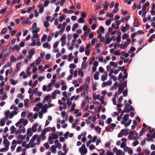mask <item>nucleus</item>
<instances>
[{
  "mask_svg": "<svg viewBox=\"0 0 155 155\" xmlns=\"http://www.w3.org/2000/svg\"><path fill=\"white\" fill-rule=\"evenodd\" d=\"M39 8V12L40 14L42 13L44 11V8L43 6H38Z\"/></svg>",
  "mask_w": 155,
  "mask_h": 155,
  "instance_id": "nucleus-50",
  "label": "nucleus"
},
{
  "mask_svg": "<svg viewBox=\"0 0 155 155\" xmlns=\"http://www.w3.org/2000/svg\"><path fill=\"white\" fill-rule=\"evenodd\" d=\"M68 61H70L71 60L74 58V57L72 56V54L71 53L69 54L68 55Z\"/></svg>",
  "mask_w": 155,
  "mask_h": 155,
  "instance_id": "nucleus-64",
  "label": "nucleus"
},
{
  "mask_svg": "<svg viewBox=\"0 0 155 155\" xmlns=\"http://www.w3.org/2000/svg\"><path fill=\"white\" fill-rule=\"evenodd\" d=\"M94 130L97 132L98 134H100L101 130V128L98 126H97L94 128Z\"/></svg>",
  "mask_w": 155,
  "mask_h": 155,
  "instance_id": "nucleus-49",
  "label": "nucleus"
},
{
  "mask_svg": "<svg viewBox=\"0 0 155 155\" xmlns=\"http://www.w3.org/2000/svg\"><path fill=\"white\" fill-rule=\"evenodd\" d=\"M37 24L35 22L33 24L32 27L30 28L32 33V35L35 37H37L39 35L38 33L40 31V29L39 28H37Z\"/></svg>",
  "mask_w": 155,
  "mask_h": 155,
  "instance_id": "nucleus-4",
  "label": "nucleus"
},
{
  "mask_svg": "<svg viewBox=\"0 0 155 155\" xmlns=\"http://www.w3.org/2000/svg\"><path fill=\"white\" fill-rule=\"evenodd\" d=\"M79 121V119H78L76 120L74 123H73L72 125V128H74L78 124V122Z\"/></svg>",
  "mask_w": 155,
  "mask_h": 155,
  "instance_id": "nucleus-36",
  "label": "nucleus"
},
{
  "mask_svg": "<svg viewBox=\"0 0 155 155\" xmlns=\"http://www.w3.org/2000/svg\"><path fill=\"white\" fill-rule=\"evenodd\" d=\"M70 44L69 42H68L67 43V45L68 47V49L69 50L72 51L74 48V47L72 46L73 45L70 46Z\"/></svg>",
  "mask_w": 155,
  "mask_h": 155,
  "instance_id": "nucleus-53",
  "label": "nucleus"
},
{
  "mask_svg": "<svg viewBox=\"0 0 155 155\" xmlns=\"http://www.w3.org/2000/svg\"><path fill=\"white\" fill-rule=\"evenodd\" d=\"M104 5L103 7V9L104 10H107L108 9V7L109 5L107 1H105L104 4Z\"/></svg>",
  "mask_w": 155,
  "mask_h": 155,
  "instance_id": "nucleus-39",
  "label": "nucleus"
},
{
  "mask_svg": "<svg viewBox=\"0 0 155 155\" xmlns=\"http://www.w3.org/2000/svg\"><path fill=\"white\" fill-rule=\"evenodd\" d=\"M118 85V82H115L113 86L111 87L110 89V90L112 91L114 89H116Z\"/></svg>",
  "mask_w": 155,
  "mask_h": 155,
  "instance_id": "nucleus-25",
  "label": "nucleus"
},
{
  "mask_svg": "<svg viewBox=\"0 0 155 155\" xmlns=\"http://www.w3.org/2000/svg\"><path fill=\"white\" fill-rule=\"evenodd\" d=\"M114 129V128H113V127L111 126H110V125L109 126H108L106 127L105 128V130H107V131H109L110 132L113 131Z\"/></svg>",
  "mask_w": 155,
  "mask_h": 155,
  "instance_id": "nucleus-41",
  "label": "nucleus"
},
{
  "mask_svg": "<svg viewBox=\"0 0 155 155\" xmlns=\"http://www.w3.org/2000/svg\"><path fill=\"white\" fill-rule=\"evenodd\" d=\"M57 148V145H53L51 147L50 150L52 153H55L56 152V148Z\"/></svg>",
  "mask_w": 155,
  "mask_h": 155,
  "instance_id": "nucleus-24",
  "label": "nucleus"
},
{
  "mask_svg": "<svg viewBox=\"0 0 155 155\" xmlns=\"http://www.w3.org/2000/svg\"><path fill=\"white\" fill-rule=\"evenodd\" d=\"M19 75L21 77H22V78L24 79H25L28 78V75L24 71L21 72L19 74Z\"/></svg>",
  "mask_w": 155,
  "mask_h": 155,
  "instance_id": "nucleus-29",
  "label": "nucleus"
},
{
  "mask_svg": "<svg viewBox=\"0 0 155 155\" xmlns=\"http://www.w3.org/2000/svg\"><path fill=\"white\" fill-rule=\"evenodd\" d=\"M35 64L36 65H38L41 63V59L40 57H38L35 61Z\"/></svg>",
  "mask_w": 155,
  "mask_h": 155,
  "instance_id": "nucleus-45",
  "label": "nucleus"
},
{
  "mask_svg": "<svg viewBox=\"0 0 155 155\" xmlns=\"http://www.w3.org/2000/svg\"><path fill=\"white\" fill-rule=\"evenodd\" d=\"M79 151L81 153V155H84L87 153V149L85 147V145L83 144L81 147L79 148Z\"/></svg>",
  "mask_w": 155,
  "mask_h": 155,
  "instance_id": "nucleus-9",
  "label": "nucleus"
},
{
  "mask_svg": "<svg viewBox=\"0 0 155 155\" xmlns=\"http://www.w3.org/2000/svg\"><path fill=\"white\" fill-rule=\"evenodd\" d=\"M107 78V74L105 75H102L101 77V80L102 81L106 80Z\"/></svg>",
  "mask_w": 155,
  "mask_h": 155,
  "instance_id": "nucleus-42",
  "label": "nucleus"
},
{
  "mask_svg": "<svg viewBox=\"0 0 155 155\" xmlns=\"http://www.w3.org/2000/svg\"><path fill=\"white\" fill-rule=\"evenodd\" d=\"M32 132L31 128H28L27 130V135L31 136L32 135Z\"/></svg>",
  "mask_w": 155,
  "mask_h": 155,
  "instance_id": "nucleus-38",
  "label": "nucleus"
},
{
  "mask_svg": "<svg viewBox=\"0 0 155 155\" xmlns=\"http://www.w3.org/2000/svg\"><path fill=\"white\" fill-rule=\"evenodd\" d=\"M24 120L23 118H21L19 121L15 124V126L17 127L19 126V128H20L22 126L20 125L21 124H23Z\"/></svg>",
  "mask_w": 155,
  "mask_h": 155,
  "instance_id": "nucleus-23",
  "label": "nucleus"
},
{
  "mask_svg": "<svg viewBox=\"0 0 155 155\" xmlns=\"http://www.w3.org/2000/svg\"><path fill=\"white\" fill-rule=\"evenodd\" d=\"M18 113V112H16L15 111H13L12 112H10L9 110H6L4 113L5 115L4 118L7 120L8 118L11 119L14 116L16 115Z\"/></svg>",
  "mask_w": 155,
  "mask_h": 155,
  "instance_id": "nucleus-6",
  "label": "nucleus"
},
{
  "mask_svg": "<svg viewBox=\"0 0 155 155\" xmlns=\"http://www.w3.org/2000/svg\"><path fill=\"white\" fill-rule=\"evenodd\" d=\"M154 39H155V34L153 35L149 38L148 40V42H151L153 41Z\"/></svg>",
  "mask_w": 155,
  "mask_h": 155,
  "instance_id": "nucleus-44",
  "label": "nucleus"
},
{
  "mask_svg": "<svg viewBox=\"0 0 155 155\" xmlns=\"http://www.w3.org/2000/svg\"><path fill=\"white\" fill-rule=\"evenodd\" d=\"M26 131V129L25 127H23L21 129L16 131V135L20 134L21 133H24Z\"/></svg>",
  "mask_w": 155,
  "mask_h": 155,
  "instance_id": "nucleus-20",
  "label": "nucleus"
},
{
  "mask_svg": "<svg viewBox=\"0 0 155 155\" xmlns=\"http://www.w3.org/2000/svg\"><path fill=\"white\" fill-rule=\"evenodd\" d=\"M38 69L40 71V73H41L44 71V69L43 68V66L42 65H40L38 67Z\"/></svg>",
  "mask_w": 155,
  "mask_h": 155,
  "instance_id": "nucleus-43",
  "label": "nucleus"
},
{
  "mask_svg": "<svg viewBox=\"0 0 155 155\" xmlns=\"http://www.w3.org/2000/svg\"><path fill=\"white\" fill-rule=\"evenodd\" d=\"M21 63L20 62H18L16 64V68L17 70H19L21 68Z\"/></svg>",
  "mask_w": 155,
  "mask_h": 155,
  "instance_id": "nucleus-62",
  "label": "nucleus"
},
{
  "mask_svg": "<svg viewBox=\"0 0 155 155\" xmlns=\"http://www.w3.org/2000/svg\"><path fill=\"white\" fill-rule=\"evenodd\" d=\"M43 47L44 48H46L48 49H50V46L49 44L47 42L44 43L43 45Z\"/></svg>",
  "mask_w": 155,
  "mask_h": 155,
  "instance_id": "nucleus-31",
  "label": "nucleus"
},
{
  "mask_svg": "<svg viewBox=\"0 0 155 155\" xmlns=\"http://www.w3.org/2000/svg\"><path fill=\"white\" fill-rule=\"evenodd\" d=\"M78 22L79 23H84V20L82 17H80L78 20Z\"/></svg>",
  "mask_w": 155,
  "mask_h": 155,
  "instance_id": "nucleus-59",
  "label": "nucleus"
},
{
  "mask_svg": "<svg viewBox=\"0 0 155 155\" xmlns=\"http://www.w3.org/2000/svg\"><path fill=\"white\" fill-rule=\"evenodd\" d=\"M39 37V35H38L37 37H35L34 35H33V36L31 37V39L32 40V41L30 44V45L31 46H35L36 45V38H37Z\"/></svg>",
  "mask_w": 155,
  "mask_h": 155,
  "instance_id": "nucleus-17",
  "label": "nucleus"
},
{
  "mask_svg": "<svg viewBox=\"0 0 155 155\" xmlns=\"http://www.w3.org/2000/svg\"><path fill=\"white\" fill-rule=\"evenodd\" d=\"M58 135L56 133H52L49 136L48 140H53L57 139L58 138Z\"/></svg>",
  "mask_w": 155,
  "mask_h": 155,
  "instance_id": "nucleus-14",
  "label": "nucleus"
},
{
  "mask_svg": "<svg viewBox=\"0 0 155 155\" xmlns=\"http://www.w3.org/2000/svg\"><path fill=\"white\" fill-rule=\"evenodd\" d=\"M139 138L138 134L135 130L130 131L128 136V138L130 140H135Z\"/></svg>",
  "mask_w": 155,
  "mask_h": 155,
  "instance_id": "nucleus-5",
  "label": "nucleus"
},
{
  "mask_svg": "<svg viewBox=\"0 0 155 155\" xmlns=\"http://www.w3.org/2000/svg\"><path fill=\"white\" fill-rule=\"evenodd\" d=\"M38 123H36L31 128V130L32 131V132H35L37 131V127L38 126Z\"/></svg>",
  "mask_w": 155,
  "mask_h": 155,
  "instance_id": "nucleus-27",
  "label": "nucleus"
},
{
  "mask_svg": "<svg viewBox=\"0 0 155 155\" xmlns=\"http://www.w3.org/2000/svg\"><path fill=\"white\" fill-rule=\"evenodd\" d=\"M57 77L56 74H54L53 76V79L51 81V82L48 85H44L42 87V90L44 91H47V92L51 91L52 89V87L53 86V84L55 82L56 80H55Z\"/></svg>",
  "mask_w": 155,
  "mask_h": 155,
  "instance_id": "nucleus-2",
  "label": "nucleus"
},
{
  "mask_svg": "<svg viewBox=\"0 0 155 155\" xmlns=\"http://www.w3.org/2000/svg\"><path fill=\"white\" fill-rule=\"evenodd\" d=\"M109 64H110L111 66H112L113 68H117V63L113 61H110L109 63Z\"/></svg>",
  "mask_w": 155,
  "mask_h": 155,
  "instance_id": "nucleus-32",
  "label": "nucleus"
},
{
  "mask_svg": "<svg viewBox=\"0 0 155 155\" xmlns=\"http://www.w3.org/2000/svg\"><path fill=\"white\" fill-rule=\"evenodd\" d=\"M70 73V75H69L67 78V79L68 81H70L71 80L72 77L73 76L74 78H76L78 75V71L77 70L74 71L73 69H70L69 70Z\"/></svg>",
  "mask_w": 155,
  "mask_h": 155,
  "instance_id": "nucleus-7",
  "label": "nucleus"
},
{
  "mask_svg": "<svg viewBox=\"0 0 155 155\" xmlns=\"http://www.w3.org/2000/svg\"><path fill=\"white\" fill-rule=\"evenodd\" d=\"M99 72L98 71H96L94 75V79L98 80L99 79Z\"/></svg>",
  "mask_w": 155,
  "mask_h": 155,
  "instance_id": "nucleus-35",
  "label": "nucleus"
},
{
  "mask_svg": "<svg viewBox=\"0 0 155 155\" xmlns=\"http://www.w3.org/2000/svg\"><path fill=\"white\" fill-rule=\"evenodd\" d=\"M65 15H62L60 16L59 20V21L61 22H62L63 20L65 19Z\"/></svg>",
  "mask_w": 155,
  "mask_h": 155,
  "instance_id": "nucleus-61",
  "label": "nucleus"
},
{
  "mask_svg": "<svg viewBox=\"0 0 155 155\" xmlns=\"http://www.w3.org/2000/svg\"><path fill=\"white\" fill-rule=\"evenodd\" d=\"M8 97L7 94L6 93L4 92L3 94V96L1 97V99L2 101L4 100Z\"/></svg>",
  "mask_w": 155,
  "mask_h": 155,
  "instance_id": "nucleus-60",
  "label": "nucleus"
},
{
  "mask_svg": "<svg viewBox=\"0 0 155 155\" xmlns=\"http://www.w3.org/2000/svg\"><path fill=\"white\" fill-rule=\"evenodd\" d=\"M123 150L125 152H127L130 155L132 154L133 153L132 149L127 146H126L123 148Z\"/></svg>",
  "mask_w": 155,
  "mask_h": 155,
  "instance_id": "nucleus-15",
  "label": "nucleus"
},
{
  "mask_svg": "<svg viewBox=\"0 0 155 155\" xmlns=\"http://www.w3.org/2000/svg\"><path fill=\"white\" fill-rule=\"evenodd\" d=\"M117 110L118 111L117 112H115L114 113L113 116L114 117L118 116L119 114V113H120L121 111V108H118L117 109Z\"/></svg>",
  "mask_w": 155,
  "mask_h": 155,
  "instance_id": "nucleus-34",
  "label": "nucleus"
},
{
  "mask_svg": "<svg viewBox=\"0 0 155 155\" xmlns=\"http://www.w3.org/2000/svg\"><path fill=\"white\" fill-rule=\"evenodd\" d=\"M66 36L65 34H64L61 36L60 39V41L61 42V45L62 47L64 46L66 43Z\"/></svg>",
  "mask_w": 155,
  "mask_h": 155,
  "instance_id": "nucleus-11",
  "label": "nucleus"
},
{
  "mask_svg": "<svg viewBox=\"0 0 155 155\" xmlns=\"http://www.w3.org/2000/svg\"><path fill=\"white\" fill-rule=\"evenodd\" d=\"M5 118H3L1 119L0 120V125L1 126H4L5 124L6 121L7 120Z\"/></svg>",
  "mask_w": 155,
  "mask_h": 155,
  "instance_id": "nucleus-26",
  "label": "nucleus"
},
{
  "mask_svg": "<svg viewBox=\"0 0 155 155\" xmlns=\"http://www.w3.org/2000/svg\"><path fill=\"white\" fill-rule=\"evenodd\" d=\"M78 23H75L73 25V26L72 28V30L73 31H75L77 28L78 27Z\"/></svg>",
  "mask_w": 155,
  "mask_h": 155,
  "instance_id": "nucleus-46",
  "label": "nucleus"
},
{
  "mask_svg": "<svg viewBox=\"0 0 155 155\" xmlns=\"http://www.w3.org/2000/svg\"><path fill=\"white\" fill-rule=\"evenodd\" d=\"M120 28L121 31L124 33L127 31V30L130 28V26L129 25L126 24L125 26L121 27Z\"/></svg>",
  "mask_w": 155,
  "mask_h": 155,
  "instance_id": "nucleus-19",
  "label": "nucleus"
},
{
  "mask_svg": "<svg viewBox=\"0 0 155 155\" xmlns=\"http://www.w3.org/2000/svg\"><path fill=\"white\" fill-rule=\"evenodd\" d=\"M10 109H14V110L13 111H15L16 112H18L17 111L18 110V108L17 107V106H15L14 105H12L10 107Z\"/></svg>",
  "mask_w": 155,
  "mask_h": 155,
  "instance_id": "nucleus-52",
  "label": "nucleus"
},
{
  "mask_svg": "<svg viewBox=\"0 0 155 155\" xmlns=\"http://www.w3.org/2000/svg\"><path fill=\"white\" fill-rule=\"evenodd\" d=\"M15 128L14 126H12L11 127L10 130H11V134H13L14 132L16 133V131H15Z\"/></svg>",
  "mask_w": 155,
  "mask_h": 155,
  "instance_id": "nucleus-58",
  "label": "nucleus"
},
{
  "mask_svg": "<svg viewBox=\"0 0 155 155\" xmlns=\"http://www.w3.org/2000/svg\"><path fill=\"white\" fill-rule=\"evenodd\" d=\"M37 137H38L37 134H35L32 137V138L30 140L29 143L31 144V148H33L36 146V143L34 142L36 140Z\"/></svg>",
  "mask_w": 155,
  "mask_h": 155,
  "instance_id": "nucleus-10",
  "label": "nucleus"
},
{
  "mask_svg": "<svg viewBox=\"0 0 155 155\" xmlns=\"http://www.w3.org/2000/svg\"><path fill=\"white\" fill-rule=\"evenodd\" d=\"M37 136L38 137H37L36 138L37 142L35 143H36V144H37L38 145L40 144V141L41 139V137L39 136L38 134H37Z\"/></svg>",
  "mask_w": 155,
  "mask_h": 155,
  "instance_id": "nucleus-51",
  "label": "nucleus"
},
{
  "mask_svg": "<svg viewBox=\"0 0 155 155\" xmlns=\"http://www.w3.org/2000/svg\"><path fill=\"white\" fill-rule=\"evenodd\" d=\"M47 130H45V128L42 131L41 133V136L42 137V140H44L45 139V135Z\"/></svg>",
  "mask_w": 155,
  "mask_h": 155,
  "instance_id": "nucleus-30",
  "label": "nucleus"
},
{
  "mask_svg": "<svg viewBox=\"0 0 155 155\" xmlns=\"http://www.w3.org/2000/svg\"><path fill=\"white\" fill-rule=\"evenodd\" d=\"M45 130H46L47 131H51L53 132H55V127H49L47 128H45Z\"/></svg>",
  "mask_w": 155,
  "mask_h": 155,
  "instance_id": "nucleus-28",
  "label": "nucleus"
},
{
  "mask_svg": "<svg viewBox=\"0 0 155 155\" xmlns=\"http://www.w3.org/2000/svg\"><path fill=\"white\" fill-rule=\"evenodd\" d=\"M47 38V36L46 35H44L41 38V41L43 42H45Z\"/></svg>",
  "mask_w": 155,
  "mask_h": 155,
  "instance_id": "nucleus-54",
  "label": "nucleus"
},
{
  "mask_svg": "<svg viewBox=\"0 0 155 155\" xmlns=\"http://www.w3.org/2000/svg\"><path fill=\"white\" fill-rule=\"evenodd\" d=\"M51 97L50 95H48L45 96L44 98V103H47L48 104H51Z\"/></svg>",
  "mask_w": 155,
  "mask_h": 155,
  "instance_id": "nucleus-12",
  "label": "nucleus"
},
{
  "mask_svg": "<svg viewBox=\"0 0 155 155\" xmlns=\"http://www.w3.org/2000/svg\"><path fill=\"white\" fill-rule=\"evenodd\" d=\"M113 151L115 153L116 155H125V152L120 149L115 147L113 148Z\"/></svg>",
  "mask_w": 155,
  "mask_h": 155,
  "instance_id": "nucleus-8",
  "label": "nucleus"
},
{
  "mask_svg": "<svg viewBox=\"0 0 155 155\" xmlns=\"http://www.w3.org/2000/svg\"><path fill=\"white\" fill-rule=\"evenodd\" d=\"M107 36L108 35H106L105 37H106V41H105V43L107 44H109L111 41V39L110 38H109V37H107Z\"/></svg>",
  "mask_w": 155,
  "mask_h": 155,
  "instance_id": "nucleus-33",
  "label": "nucleus"
},
{
  "mask_svg": "<svg viewBox=\"0 0 155 155\" xmlns=\"http://www.w3.org/2000/svg\"><path fill=\"white\" fill-rule=\"evenodd\" d=\"M97 34H98V35L97 36V38H98L99 39H101L100 41V42H101L103 40H102V35L101 33H100L99 31H97Z\"/></svg>",
  "mask_w": 155,
  "mask_h": 155,
  "instance_id": "nucleus-47",
  "label": "nucleus"
},
{
  "mask_svg": "<svg viewBox=\"0 0 155 155\" xmlns=\"http://www.w3.org/2000/svg\"><path fill=\"white\" fill-rule=\"evenodd\" d=\"M78 74L79 76L81 77H82L84 75V73L83 71L81 70H79L78 71Z\"/></svg>",
  "mask_w": 155,
  "mask_h": 155,
  "instance_id": "nucleus-63",
  "label": "nucleus"
},
{
  "mask_svg": "<svg viewBox=\"0 0 155 155\" xmlns=\"http://www.w3.org/2000/svg\"><path fill=\"white\" fill-rule=\"evenodd\" d=\"M101 95L99 94H97L93 96V98L94 100H99L100 98Z\"/></svg>",
  "mask_w": 155,
  "mask_h": 155,
  "instance_id": "nucleus-55",
  "label": "nucleus"
},
{
  "mask_svg": "<svg viewBox=\"0 0 155 155\" xmlns=\"http://www.w3.org/2000/svg\"><path fill=\"white\" fill-rule=\"evenodd\" d=\"M98 65V62L97 61H95L93 64V66L92 67V70L94 71H95L97 70V68Z\"/></svg>",
  "mask_w": 155,
  "mask_h": 155,
  "instance_id": "nucleus-22",
  "label": "nucleus"
},
{
  "mask_svg": "<svg viewBox=\"0 0 155 155\" xmlns=\"http://www.w3.org/2000/svg\"><path fill=\"white\" fill-rule=\"evenodd\" d=\"M32 58V57H29V56H28V57H26L24 61V62L26 64L28 63V60H30V61Z\"/></svg>",
  "mask_w": 155,
  "mask_h": 155,
  "instance_id": "nucleus-56",
  "label": "nucleus"
},
{
  "mask_svg": "<svg viewBox=\"0 0 155 155\" xmlns=\"http://www.w3.org/2000/svg\"><path fill=\"white\" fill-rule=\"evenodd\" d=\"M134 109L133 107L129 105L128 104H126L125 105V107L124 111L125 112H129L130 110H134Z\"/></svg>",
  "mask_w": 155,
  "mask_h": 155,
  "instance_id": "nucleus-13",
  "label": "nucleus"
},
{
  "mask_svg": "<svg viewBox=\"0 0 155 155\" xmlns=\"http://www.w3.org/2000/svg\"><path fill=\"white\" fill-rule=\"evenodd\" d=\"M112 84V81L111 80H109L107 82H103L101 86L102 87H104L106 86H109L111 85Z\"/></svg>",
  "mask_w": 155,
  "mask_h": 155,
  "instance_id": "nucleus-18",
  "label": "nucleus"
},
{
  "mask_svg": "<svg viewBox=\"0 0 155 155\" xmlns=\"http://www.w3.org/2000/svg\"><path fill=\"white\" fill-rule=\"evenodd\" d=\"M129 114H126L124 115L123 120L121 121V124L124 125L125 127L129 126L131 122V120H129Z\"/></svg>",
  "mask_w": 155,
  "mask_h": 155,
  "instance_id": "nucleus-3",
  "label": "nucleus"
},
{
  "mask_svg": "<svg viewBox=\"0 0 155 155\" xmlns=\"http://www.w3.org/2000/svg\"><path fill=\"white\" fill-rule=\"evenodd\" d=\"M35 8V6H33L31 7H29L27 10V12L28 13H30L31 11L33 10Z\"/></svg>",
  "mask_w": 155,
  "mask_h": 155,
  "instance_id": "nucleus-48",
  "label": "nucleus"
},
{
  "mask_svg": "<svg viewBox=\"0 0 155 155\" xmlns=\"http://www.w3.org/2000/svg\"><path fill=\"white\" fill-rule=\"evenodd\" d=\"M54 104H50L48 105L45 104L43 105L42 103H38L35 105V106L33 110L35 111H38L41 109L43 113H46L47 112V109L48 108L54 106Z\"/></svg>",
  "mask_w": 155,
  "mask_h": 155,
  "instance_id": "nucleus-1",
  "label": "nucleus"
},
{
  "mask_svg": "<svg viewBox=\"0 0 155 155\" xmlns=\"http://www.w3.org/2000/svg\"><path fill=\"white\" fill-rule=\"evenodd\" d=\"M100 152L99 155H105V151L103 149H100L98 150Z\"/></svg>",
  "mask_w": 155,
  "mask_h": 155,
  "instance_id": "nucleus-40",
  "label": "nucleus"
},
{
  "mask_svg": "<svg viewBox=\"0 0 155 155\" xmlns=\"http://www.w3.org/2000/svg\"><path fill=\"white\" fill-rule=\"evenodd\" d=\"M124 88V87H123V86H119L118 90V91L119 92V94H118L119 95L121 94Z\"/></svg>",
  "mask_w": 155,
  "mask_h": 155,
  "instance_id": "nucleus-57",
  "label": "nucleus"
},
{
  "mask_svg": "<svg viewBox=\"0 0 155 155\" xmlns=\"http://www.w3.org/2000/svg\"><path fill=\"white\" fill-rule=\"evenodd\" d=\"M12 49L13 51L16 50L17 51H20V49L18 45H15L13 46Z\"/></svg>",
  "mask_w": 155,
  "mask_h": 155,
  "instance_id": "nucleus-37",
  "label": "nucleus"
},
{
  "mask_svg": "<svg viewBox=\"0 0 155 155\" xmlns=\"http://www.w3.org/2000/svg\"><path fill=\"white\" fill-rule=\"evenodd\" d=\"M4 140L3 141V143L5 147H6L9 149V147L10 145V142L7 139L5 138L4 137Z\"/></svg>",
  "mask_w": 155,
  "mask_h": 155,
  "instance_id": "nucleus-16",
  "label": "nucleus"
},
{
  "mask_svg": "<svg viewBox=\"0 0 155 155\" xmlns=\"http://www.w3.org/2000/svg\"><path fill=\"white\" fill-rule=\"evenodd\" d=\"M35 53V50L34 48L31 49L28 51V54L29 57H32V56L34 55Z\"/></svg>",
  "mask_w": 155,
  "mask_h": 155,
  "instance_id": "nucleus-21",
  "label": "nucleus"
}]
</instances>
